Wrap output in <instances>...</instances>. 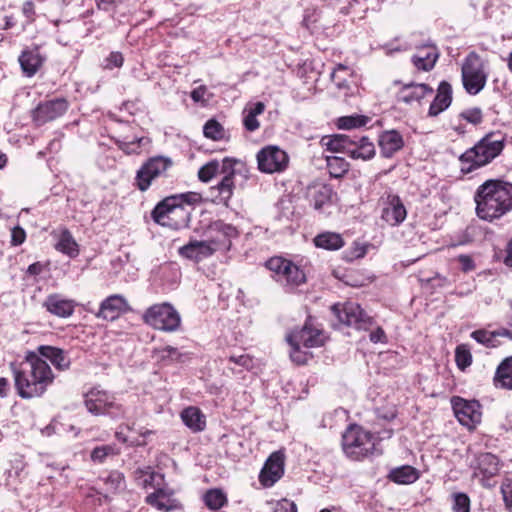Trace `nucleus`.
<instances>
[{
    "instance_id": "obj_1",
    "label": "nucleus",
    "mask_w": 512,
    "mask_h": 512,
    "mask_svg": "<svg viewBox=\"0 0 512 512\" xmlns=\"http://www.w3.org/2000/svg\"><path fill=\"white\" fill-rule=\"evenodd\" d=\"M476 215L492 222L512 210V184L499 179H489L478 186L474 194Z\"/></svg>"
},
{
    "instance_id": "obj_2",
    "label": "nucleus",
    "mask_w": 512,
    "mask_h": 512,
    "mask_svg": "<svg viewBox=\"0 0 512 512\" xmlns=\"http://www.w3.org/2000/svg\"><path fill=\"white\" fill-rule=\"evenodd\" d=\"M13 375L17 393L23 399L42 396L55 378L46 360L36 355L14 368Z\"/></svg>"
},
{
    "instance_id": "obj_3",
    "label": "nucleus",
    "mask_w": 512,
    "mask_h": 512,
    "mask_svg": "<svg viewBox=\"0 0 512 512\" xmlns=\"http://www.w3.org/2000/svg\"><path fill=\"white\" fill-rule=\"evenodd\" d=\"M198 193L187 192L171 195L160 201L152 210L154 222L175 230L186 228L190 222L192 205L200 202Z\"/></svg>"
},
{
    "instance_id": "obj_4",
    "label": "nucleus",
    "mask_w": 512,
    "mask_h": 512,
    "mask_svg": "<svg viewBox=\"0 0 512 512\" xmlns=\"http://www.w3.org/2000/svg\"><path fill=\"white\" fill-rule=\"evenodd\" d=\"M504 146L503 136L496 133L486 134L473 147L459 156L461 173L469 174L486 166L501 154Z\"/></svg>"
},
{
    "instance_id": "obj_5",
    "label": "nucleus",
    "mask_w": 512,
    "mask_h": 512,
    "mask_svg": "<svg viewBox=\"0 0 512 512\" xmlns=\"http://www.w3.org/2000/svg\"><path fill=\"white\" fill-rule=\"evenodd\" d=\"M376 437L357 424H351L342 434V449L347 457L361 460L375 451Z\"/></svg>"
},
{
    "instance_id": "obj_6",
    "label": "nucleus",
    "mask_w": 512,
    "mask_h": 512,
    "mask_svg": "<svg viewBox=\"0 0 512 512\" xmlns=\"http://www.w3.org/2000/svg\"><path fill=\"white\" fill-rule=\"evenodd\" d=\"M461 78L469 95L479 94L486 86L488 71L485 61L475 51L467 54L461 65Z\"/></svg>"
},
{
    "instance_id": "obj_7",
    "label": "nucleus",
    "mask_w": 512,
    "mask_h": 512,
    "mask_svg": "<svg viewBox=\"0 0 512 512\" xmlns=\"http://www.w3.org/2000/svg\"><path fill=\"white\" fill-rule=\"evenodd\" d=\"M143 321L154 329L165 332L177 331L181 325V317L170 303L150 306L143 314Z\"/></svg>"
},
{
    "instance_id": "obj_8",
    "label": "nucleus",
    "mask_w": 512,
    "mask_h": 512,
    "mask_svg": "<svg viewBox=\"0 0 512 512\" xmlns=\"http://www.w3.org/2000/svg\"><path fill=\"white\" fill-rule=\"evenodd\" d=\"M272 277L281 285L293 289L306 281L304 271L291 260L283 257H272L266 262Z\"/></svg>"
},
{
    "instance_id": "obj_9",
    "label": "nucleus",
    "mask_w": 512,
    "mask_h": 512,
    "mask_svg": "<svg viewBox=\"0 0 512 512\" xmlns=\"http://www.w3.org/2000/svg\"><path fill=\"white\" fill-rule=\"evenodd\" d=\"M85 406L87 410L96 415H108L112 418L123 416L124 410L114 395L98 387L92 388L85 394Z\"/></svg>"
},
{
    "instance_id": "obj_10",
    "label": "nucleus",
    "mask_w": 512,
    "mask_h": 512,
    "mask_svg": "<svg viewBox=\"0 0 512 512\" xmlns=\"http://www.w3.org/2000/svg\"><path fill=\"white\" fill-rule=\"evenodd\" d=\"M332 312L341 324L352 326L358 330L367 329L371 325V318L363 311L359 304L346 302L332 306Z\"/></svg>"
},
{
    "instance_id": "obj_11",
    "label": "nucleus",
    "mask_w": 512,
    "mask_h": 512,
    "mask_svg": "<svg viewBox=\"0 0 512 512\" xmlns=\"http://www.w3.org/2000/svg\"><path fill=\"white\" fill-rule=\"evenodd\" d=\"M172 165L169 158L163 156L152 157L137 171L135 185L141 191H146L153 180L163 175Z\"/></svg>"
},
{
    "instance_id": "obj_12",
    "label": "nucleus",
    "mask_w": 512,
    "mask_h": 512,
    "mask_svg": "<svg viewBox=\"0 0 512 512\" xmlns=\"http://www.w3.org/2000/svg\"><path fill=\"white\" fill-rule=\"evenodd\" d=\"M206 235L215 251H228L231 248L232 240L238 237L239 232L232 224L225 223L223 220H216L209 224Z\"/></svg>"
},
{
    "instance_id": "obj_13",
    "label": "nucleus",
    "mask_w": 512,
    "mask_h": 512,
    "mask_svg": "<svg viewBox=\"0 0 512 512\" xmlns=\"http://www.w3.org/2000/svg\"><path fill=\"white\" fill-rule=\"evenodd\" d=\"M455 417L459 423L468 429H473L481 421L480 404L476 400H465L454 396L451 399Z\"/></svg>"
},
{
    "instance_id": "obj_14",
    "label": "nucleus",
    "mask_w": 512,
    "mask_h": 512,
    "mask_svg": "<svg viewBox=\"0 0 512 512\" xmlns=\"http://www.w3.org/2000/svg\"><path fill=\"white\" fill-rule=\"evenodd\" d=\"M257 163L261 172H281L288 164V156L277 146H267L257 153Z\"/></svg>"
},
{
    "instance_id": "obj_15",
    "label": "nucleus",
    "mask_w": 512,
    "mask_h": 512,
    "mask_svg": "<svg viewBox=\"0 0 512 512\" xmlns=\"http://www.w3.org/2000/svg\"><path fill=\"white\" fill-rule=\"evenodd\" d=\"M69 107L65 98H55L41 102L32 112L33 121L37 125H43L61 117Z\"/></svg>"
},
{
    "instance_id": "obj_16",
    "label": "nucleus",
    "mask_w": 512,
    "mask_h": 512,
    "mask_svg": "<svg viewBox=\"0 0 512 512\" xmlns=\"http://www.w3.org/2000/svg\"><path fill=\"white\" fill-rule=\"evenodd\" d=\"M126 298L121 294H113L105 298L99 306L95 316L98 319L105 321H114L120 317L121 314L130 311Z\"/></svg>"
},
{
    "instance_id": "obj_17",
    "label": "nucleus",
    "mask_w": 512,
    "mask_h": 512,
    "mask_svg": "<svg viewBox=\"0 0 512 512\" xmlns=\"http://www.w3.org/2000/svg\"><path fill=\"white\" fill-rule=\"evenodd\" d=\"M285 455L281 451L273 452L266 460L259 474L264 487L273 486L284 474Z\"/></svg>"
},
{
    "instance_id": "obj_18",
    "label": "nucleus",
    "mask_w": 512,
    "mask_h": 512,
    "mask_svg": "<svg viewBox=\"0 0 512 512\" xmlns=\"http://www.w3.org/2000/svg\"><path fill=\"white\" fill-rule=\"evenodd\" d=\"M289 345H301L305 348L319 347L324 344L321 330L313 328L308 322L301 329H295L286 337Z\"/></svg>"
},
{
    "instance_id": "obj_19",
    "label": "nucleus",
    "mask_w": 512,
    "mask_h": 512,
    "mask_svg": "<svg viewBox=\"0 0 512 512\" xmlns=\"http://www.w3.org/2000/svg\"><path fill=\"white\" fill-rule=\"evenodd\" d=\"M332 196V187L324 183H313L306 190L307 200L319 212H325L324 209L331 205Z\"/></svg>"
},
{
    "instance_id": "obj_20",
    "label": "nucleus",
    "mask_w": 512,
    "mask_h": 512,
    "mask_svg": "<svg viewBox=\"0 0 512 512\" xmlns=\"http://www.w3.org/2000/svg\"><path fill=\"white\" fill-rule=\"evenodd\" d=\"M407 216V210L398 195L390 194L387 205L382 209L381 218L390 226H398Z\"/></svg>"
},
{
    "instance_id": "obj_21",
    "label": "nucleus",
    "mask_w": 512,
    "mask_h": 512,
    "mask_svg": "<svg viewBox=\"0 0 512 512\" xmlns=\"http://www.w3.org/2000/svg\"><path fill=\"white\" fill-rule=\"evenodd\" d=\"M215 252V248L207 239L203 241L192 240L178 250L180 256L195 262H200L212 256Z\"/></svg>"
},
{
    "instance_id": "obj_22",
    "label": "nucleus",
    "mask_w": 512,
    "mask_h": 512,
    "mask_svg": "<svg viewBox=\"0 0 512 512\" xmlns=\"http://www.w3.org/2000/svg\"><path fill=\"white\" fill-rule=\"evenodd\" d=\"M43 307L57 317L68 318L74 313L76 302L55 293L46 297Z\"/></svg>"
},
{
    "instance_id": "obj_23",
    "label": "nucleus",
    "mask_w": 512,
    "mask_h": 512,
    "mask_svg": "<svg viewBox=\"0 0 512 512\" xmlns=\"http://www.w3.org/2000/svg\"><path fill=\"white\" fill-rule=\"evenodd\" d=\"M433 89L424 83L410 82L404 84L397 93V100L405 104L411 105L419 103L425 96L431 95Z\"/></svg>"
},
{
    "instance_id": "obj_24",
    "label": "nucleus",
    "mask_w": 512,
    "mask_h": 512,
    "mask_svg": "<svg viewBox=\"0 0 512 512\" xmlns=\"http://www.w3.org/2000/svg\"><path fill=\"white\" fill-rule=\"evenodd\" d=\"M380 154L384 158H391L404 146L402 135L396 130H386L378 137Z\"/></svg>"
},
{
    "instance_id": "obj_25",
    "label": "nucleus",
    "mask_w": 512,
    "mask_h": 512,
    "mask_svg": "<svg viewBox=\"0 0 512 512\" xmlns=\"http://www.w3.org/2000/svg\"><path fill=\"white\" fill-rule=\"evenodd\" d=\"M38 352L44 360H49L55 369L66 371L71 366L69 352L55 346L42 345L38 347Z\"/></svg>"
},
{
    "instance_id": "obj_26",
    "label": "nucleus",
    "mask_w": 512,
    "mask_h": 512,
    "mask_svg": "<svg viewBox=\"0 0 512 512\" xmlns=\"http://www.w3.org/2000/svg\"><path fill=\"white\" fill-rule=\"evenodd\" d=\"M173 491L168 488H158L146 497V502L160 511H172L177 509L179 502L173 497Z\"/></svg>"
},
{
    "instance_id": "obj_27",
    "label": "nucleus",
    "mask_w": 512,
    "mask_h": 512,
    "mask_svg": "<svg viewBox=\"0 0 512 512\" xmlns=\"http://www.w3.org/2000/svg\"><path fill=\"white\" fill-rule=\"evenodd\" d=\"M438 57L439 53L436 46L424 44L417 48L411 61L418 70L430 71L435 66Z\"/></svg>"
},
{
    "instance_id": "obj_28",
    "label": "nucleus",
    "mask_w": 512,
    "mask_h": 512,
    "mask_svg": "<svg viewBox=\"0 0 512 512\" xmlns=\"http://www.w3.org/2000/svg\"><path fill=\"white\" fill-rule=\"evenodd\" d=\"M234 187V173L231 172L225 175L216 186L210 188L212 202L228 206V201L233 195Z\"/></svg>"
},
{
    "instance_id": "obj_29",
    "label": "nucleus",
    "mask_w": 512,
    "mask_h": 512,
    "mask_svg": "<svg viewBox=\"0 0 512 512\" xmlns=\"http://www.w3.org/2000/svg\"><path fill=\"white\" fill-rule=\"evenodd\" d=\"M56 239L55 249L71 258L79 254V247L71 232L67 228H59L52 232Z\"/></svg>"
},
{
    "instance_id": "obj_30",
    "label": "nucleus",
    "mask_w": 512,
    "mask_h": 512,
    "mask_svg": "<svg viewBox=\"0 0 512 512\" xmlns=\"http://www.w3.org/2000/svg\"><path fill=\"white\" fill-rule=\"evenodd\" d=\"M452 102V86L447 81H441L436 96L429 107V115L437 116L446 110Z\"/></svg>"
},
{
    "instance_id": "obj_31",
    "label": "nucleus",
    "mask_w": 512,
    "mask_h": 512,
    "mask_svg": "<svg viewBox=\"0 0 512 512\" xmlns=\"http://www.w3.org/2000/svg\"><path fill=\"white\" fill-rule=\"evenodd\" d=\"M375 155V147L367 137L353 136L348 156L353 159L369 160Z\"/></svg>"
},
{
    "instance_id": "obj_32",
    "label": "nucleus",
    "mask_w": 512,
    "mask_h": 512,
    "mask_svg": "<svg viewBox=\"0 0 512 512\" xmlns=\"http://www.w3.org/2000/svg\"><path fill=\"white\" fill-rule=\"evenodd\" d=\"M19 63L23 73L27 77H31L36 74L38 69L43 63V58L37 49L25 50L19 56Z\"/></svg>"
},
{
    "instance_id": "obj_33",
    "label": "nucleus",
    "mask_w": 512,
    "mask_h": 512,
    "mask_svg": "<svg viewBox=\"0 0 512 512\" xmlns=\"http://www.w3.org/2000/svg\"><path fill=\"white\" fill-rule=\"evenodd\" d=\"M183 423L193 432L203 431L206 427V417L201 410L194 406H189L181 412Z\"/></svg>"
},
{
    "instance_id": "obj_34",
    "label": "nucleus",
    "mask_w": 512,
    "mask_h": 512,
    "mask_svg": "<svg viewBox=\"0 0 512 512\" xmlns=\"http://www.w3.org/2000/svg\"><path fill=\"white\" fill-rule=\"evenodd\" d=\"M419 477V471L410 465L393 468L388 474V478L392 482L402 485L412 484L416 482Z\"/></svg>"
},
{
    "instance_id": "obj_35",
    "label": "nucleus",
    "mask_w": 512,
    "mask_h": 512,
    "mask_svg": "<svg viewBox=\"0 0 512 512\" xmlns=\"http://www.w3.org/2000/svg\"><path fill=\"white\" fill-rule=\"evenodd\" d=\"M477 467L484 478H491L500 470L499 460L492 453H482L477 457Z\"/></svg>"
},
{
    "instance_id": "obj_36",
    "label": "nucleus",
    "mask_w": 512,
    "mask_h": 512,
    "mask_svg": "<svg viewBox=\"0 0 512 512\" xmlns=\"http://www.w3.org/2000/svg\"><path fill=\"white\" fill-rule=\"evenodd\" d=\"M494 383L496 387L512 390V356L505 358L499 364Z\"/></svg>"
},
{
    "instance_id": "obj_37",
    "label": "nucleus",
    "mask_w": 512,
    "mask_h": 512,
    "mask_svg": "<svg viewBox=\"0 0 512 512\" xmlns=\"http://www.w3.org/2000/svg\"><path fill=\"white\" fill-rule=\"evenodd\" d=\"M314 244L318 248L326 250H338L344 246L341 234L336 232H323L314 238Z\"/></svg>"
},
{
    "instance_id": "obj_38",
    "label": "nucleus",
    "mask_w": 512,
    "mask_h": 512,
    "mask_svg": "<svg viewBox=\"0 0 512 512\" xmlns=\"http://www.w3.org/2000/svg\"><path fill=\"white\" fill-rule=\"evenodd\" d=\"M113 139L118 148L128 155L139 154L141 147L148 143V139L145 137L123 136L113 137Z\"/></svg>"
},
{
    "instance_id": "obj_39",
    "label": "nucleus",
    "mask_w": 512,
    "mask_h": 512,
    "mask_svg": "<svg viewBox=\"0 0 512 512\" xmlns=\"http://www.w3.org/2000/svg\"><path fill=\"white\" fill-rule=\"evenodd\" d=\"M353 136L346 134H337L332 137L324 138L327 150L332 152H343L348 155Z\"/></svg>"
},
{
    "instance_id": "obj_40",
    "label": "nucleus",
    "mask_w": 512,
    "mask_h": 512,
    "mask_svg": "<svg viewBox=\"0 0 512 512\" xmlns=\"http://www.w3.org/2000/svg\"><path fill=\"white\" fill-rule=\"evenodd\" d=\"M100 480L106 485V490L110 493H117L125 489V478L123 473L113 470L106 476L100 477Z\"/></svg>"
},
{
    "instance_id": "obj_41",
    "label": "nucleus",
    "mask_w": 512,
    "mask_h": 512,
    "mask_svg": "<svg viewBox=\"0 0 512 512\" xmlns=\"http://www.w3.org/2000/svg\"><path fill=\"white\" fill-rule=\"evenodd\" d=\"M205 505L214 511L227 504V496L221 489H209L203 496Z\"/></svg>"
},
{
    "instance_id": "obj_42",
    "label": "nucleus",
    "mask_w": 512,
    "mask_h": 512,
    "mask_svg": "<svg viewBox=\"0 0 512 512\" xmlns=\"http://www.w3.org/2000/svg\"><path fill=\"white\" fill-rule=\"evenodd\" d=\"M327 168L333 178H341L349 170L348 162L339 156H326Z\"/></svg>"
},
{
    "instance_id": "obj_43",
    "label": "nucleus",
    "mask_w": 512,
    "mask_h": 512,
    "mask_svg": "<svg viewBox=\"0 0 512 512\" xmlns=\"http://www.w3.org/2000/svg\"><path fill=\"white\" fill-rule=\"evenodd\" d=\"M120 453V449L115 445H101L95 447L91 452V460L97 463H103L109 456H115Z\"/></svg>"
},
{
    "instance_id": "obj_44",
    "label": "nucleus",
    "mask_w": 512,
    "mask_h": 512,
    "mask_svg": "<svg viewBox=\"0 0 512 512\" xmlns=\"http://www.w3.org/2000/svg\"><path fill=\"white\" fill-rule=\"evenodd\" d=\"M153 357L158 361L162 362H173L178 361L181 357V353L176 347L173 346H164L155 348L153 350Z\"/></svg>"
},
{
    "instance_id": "obj_45",
    "label": "nucleus",
    "mask_w": 512,
    "mask_h": 512,
    "mask_svg": "<svg viewBox=\"0 0 512 512\" xmlns=\"http://www.w3.org/2000/svg\"><path fill=\"white\" fill-rule=\"evenodd\" d=\"M455 361L460 370H465L472 363V355L467 345L461 344L456 347Z\"/></svg>"
},
{
    "instance_id": "obj_46",
    "label": "nucleus",
    "mask_w": 512,
    "mask_h": 512,
    "mask_svg": "<svg viewBox=\"0 0 512 512\" xmlns=\"http://www.w3.org/2000/svg\"><path fill=\"white\" fill-rule=\"evenodd\" d=\"M205 137L212 140H220L224 137L225 130L223 126L214 119H210L203 127Z\"/></svg>"
},
{
    "instance_id": "obj_47",
    "label": "nucleus",
    "mask_w": 512,
    "mask_h": 512,
    "mask_svg": "<svg viewBox=\"0 0 512 512\" xmlns=\"http://www.w3.org/2000/svg\"><path fill=\"white\" fill-rule=\"evenodd\" d=\"M451 497L453 512H470L471 500L466 493L456 492Z\"/></svg>"
},
{
    "instance_id": "obj_48",
    "label": "nucleus",
    "mask_w": 512,
    "mask_h": 512,
    "mask_svg": "<svg viewBox=\"0 0 512 512\" xmlns=\"http://www.w3.org/2000/svg\"><path fill=\"white\" fill-rule=\"evenodd\" d=\"M368 122V118L365 116H344L339 118L338 127L340 129H354L365 126Z\"/></svg>"
},
{
    "instance_id": "obj_49",
    "label": "nucleus",
    "mask_w": 512,
    "mask_h": 512,
    "mask_svg": "<svg viewBox=\"0 0 512 512\" xmlns=\"http://www.w3.org/2000/svg\"><path fill=\"white\" fill-rule=\"evenodd\" d=\"M502 331H503V329H501L495 333H491L486 330H476V331L472 332L471 337L478 343L486 345L487 347H490V346L493 347V346H495L496 336H501L499 334V332H502Z\"/></svg>"
},
{
    "instance_id": "obj_50",
    "label": "nucleus",
    "mask_w": 512,
    "mask_h": 512,
    "mask_svg": "<svg viewBox=\"0 0 512 512\" xmlns=\"http://www.w3.org/2000/svg\"><path fill=\"white\" fill-rule=\"evenodd\" d=\"M219 170V163L217 161H210L203 165L198 171V177L202 182L210 181Z\"/></svg>"
},
{
    "instance_id": "obj_51",
    "label": "nucleus",
    "mask_w": 512,
    "mask_h": 512,
    "mask_svg": "<svg viewBox=\"0 0 512 512\" xmlns=\"http://www.w3.org/2000/svg\"><path fill=\"white\" fill-rule=\"evenodd\" d=\"M460 117L465 119L467 122L476 125L482 122V111L480 108L467 109L460 114Z\"/></svg>"
},
{
    "instance_id": "obj_52",
    "label": "nucleus",
    "mask_w": 512,
    "mask_h": 512,
    "mask_svg": "<svg viewBox=\"0 0 512 512\" xmlns=\"http://www.w3.org/2000/svg\"><path fill=\"white\" fill-rule=\"evenodd\" d=\"M290 346H291V351H290L291 360L298 365L305 364L308 360V356H307V353L301 351V345L297 344V345H290Z\"/></svg>"
},
{
    "instance_id": "obj_53",
    "label": "nucleus",
    "mask_w": 512,
    "mask_h": 512,
    "mask_svg": "<svg viewBox=\"0 0 512 512\" xmlns=\"http://www.w3.org/2000/svg\"><path fill=\"white\" fill-rule=\"evenodd\" d=\"M124 58L120 52H111L105 59V68H119L123 65Z\"/></svg>"
},
{
    "instance_id": "obj_54",
    "label": "nucleus",
    "mask_w": 512,
    "mask_h": 512,
    "mask_svg": "<svg viewBox=\"0 0 512 512\" xmlns=\"http://www.w3.org/2000/svg\"><path fill=\"white\" fill-rule=\"evenodd\" d=\"M272 512H297V506L292 501L282 499L275 504Z\"/></svg>"
},
{
    "instance_id": "obj_55",
    "label": "nucleus",
    "mask_w": 512,
    "mask_h": 512,
    "mask_svg": "<svg viewBox=\"0 0 512 512\" xmlns=\"http://www.w3.org/2000/svg\"><path fill=\"white\" fill-rule=\"evenodd\" d=\"M501 493L507 506H512V478H507L501 485Z\"/></svg>"
},
{
    "instance_id": "obj_56",
    "label": "nucleus",
    "mask_w": 512,
    "mask_h": 512,
    "mask_svg": "<svg viewBox=\"0 0 512 512\" xmlns=\"http://www.w3.org/2000/svg\"><path fill=\"white\" fill-rule=\"evenodd\" d=\"M26 239V232L25 230L20 227L16 226L11 231V244L14 246L21 245Z\"/></svg>"
},
{
    "instance_id": "obj_57",
    "label": "nucleus",
    "mask_w": 512,
    "mask_h": 512,
    "mask_svg": "<svg viewBox=\"0 0 512 512\" xmlns=\"http://www.w3.org/2000/svg\"><path fill=\"white\" fill-rule=\"evenodd\" d=\"M22 13L27 19V23H32L35 20V5L33 1H25L22 5Z\"/></svg>"
},
{
    "instance_id": "obj_58",
    "label": "nucleus",
    "mask_w": 512,
    "mask_h": 512,
    "mask_svg": "<svg viewBox=\"0 0 512 512\" xmlns=\"http://www.w3.org/2000/svg\"><path fill=\"white\" fill-rule=\"evenodd\" d=\"M229 361L235 363L236 365L244 367L246 369H249L250 367H252V359L247 354H241L238 356L232 355V356H230Z\"/></svg>"
},
{
    "instance_id": "obj_59",
    "label": "nucleus",
    "mask_w": 512,
    "mask_h": 512,
    "mask_svg": "<svg viewBox=\"0 0 512 512\" xmlns=\"http://www.w3.org/2000/svg\"><path fill=\"white\" fill-rule=\"evenodd\" d=\"M256 117L257 116H254L253 114L247 112L243 120V124L246 130L253 132L259 128V122Z\"/></svg>"
},
{
    "instance_id": "obj_60",
    "label": "nucleus",
    "mask_w": 512,
    "mask_h": 512,
    "mask_svg": "<svg viewBox=\"0 0 512 512\" xmlns=\"http://www.w3.org/2000/svg\"><path fill=\"white\" fill-rule=\"evenodd\" d=\"M458 262L461 265V269L465 272L472 271L475 268L474 261L468 255H460L458 257Z\"/></svg>"
},
{
    "instance_id": "obj_61",
    "label": "nucleus",
    "mask_w": 512,
    "mask_h": 512,
    "mask_svg": "<svg viewBox=\"0 0 512 512\" xmlns=\"http://www.w3.org/2000/svg\"><path fill=\"white\" fill-rule=\"evenodd\" d=\"M124 0H96L97 7L104 11H109L112 7L121 4Z\"/></svg>"
},
{
    "instance_id": "obj_62",
    "label": "nucleus",
    "mask_w": 512,
    "mask_h": 512,
    "mask_svg": "<svg viewBox=\"0 0 512 512\" xmlns=\"http://www.w3.org/2000/svg\"><path fill=\"white\" fill-rule=\"evenodd\" d=\"M207 92V88L204 85H201L197 88H195L191 92V98L194 102H201L205 100V94Z\"/></svg>"
},
{
    "instance_id": "obj_63",
    "label": "nucleus",
    "mask_w": 512,
    "mask_h": 512,
    "mask_svg": "<svg viewBox=\"0 0 512 512\" xmlns=\"http://www.w3.org/2000/svg\"><path fill=\"white\" fill-rule=\"evenodd\" d=\"M369 338H370V341L373 343L385 342L386 335H385V332L383 331V329L378 327L375 331H372L370 333Z\"/></svg>"
},
{
    "instance_id": "obj_64",
    "label": "nucleus",
    "mask_w": 512,
    "mask_h": 512,
    "mask_svg": "<svg viewBox=\"0 0 512 512\" xmlns=\"http://www.w3.org/2000/svg\"><path fill=\"white\" fill-rule=\"evenodd\" d=\"M264 110H265L264 103L256 102L251 107L246 109L245 111H247L250 114H253L254 116H257V115L262 114L264 112Z\"/></svg>"
}]
</instances>
